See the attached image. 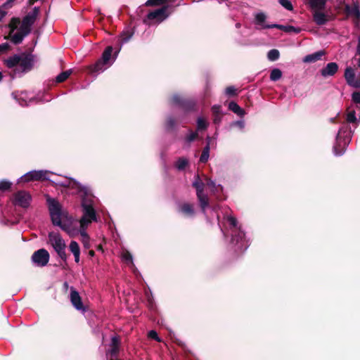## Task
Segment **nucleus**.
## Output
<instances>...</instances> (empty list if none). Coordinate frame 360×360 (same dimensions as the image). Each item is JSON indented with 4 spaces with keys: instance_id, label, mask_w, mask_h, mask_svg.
<instances>
[{
    "instance_id": "nucleus-1",
    "label": "nucleus",
    "mask_w": 360,
    "mask_h": 360,
    "mask_svg": "<svg viewBox=\"0 0 360 360\" xmlns=\"http://www.w3.org/2000/svg\"><path fill=\"white\" fill-rule=\"evenodd\" d=\"M359 120L360 117H357L356 116L354 110L349 109L347 110V123L344 124L339 129L336 136L335 143L333 146V153L335 155L340 156L344 154L354 133V130L348 124H352L354 128H356L359 124Z\"/></svg>"
},
{
    "instance_id": "nucleus-2",
    "label": "nucleus",
    "mask_w": 360,
    "mask_h": 360,
    "mask_svg": "<svg viewBox=\"0 0 360 360\" xmlns=\"http://www.w3.org/2000/svg\"><path fill=\"white\" fill-rule=\"evenodd\" d=\"M229 225L231 238V244L236 252H243L250 245L249 240L246 238L245 234L241 226L238 225L237 219L231 216L227 215L224 217Z\"/></svg>"
},
{
    "instance_id": "nucleus-3",
    "label": "nucleus",
    "mask_w": 360,
    "mask_h": 360,
    "mask_svg": "<svg viewBox=\"0 0 360 360\" xmlns=\"http://www.w3.org/2000/svg\"><path fill=\"white\" fill-rule=\"evenodd\" d=\"M82 198V216L79 219V224L83 226L89 225L93 221H97L96 210L94 209L95 198L93 195L91 189H89L86 193L80 195Z\"/></svg>"
},
{
    "instance_id": "nucleus-4",
    "label": "nucleus",
    "mask_w": 360,
    "mask_h": 360,
    "mask_svg": "<svg viewBox=\"0 0 360 360\" xmlns=\"http://www.w3.org/2000/svg\"><path fill=\"white\" fill-rule=\"evenodd\" d=\"M47 202L53 224L59 226L62 230L66 231L70 237H73L78 234L79 229H73L70 225L62 224V210L59 202L54 198H51L47 199Z\"/></svg>"
},
{
    "instance_id": "nucleus-5",
    "label": "nucleus",
    "mask_w": 360,
    "mask_h": 360,
    "mask_svg": "<svg viewBox=\"0 0 360 360\" xmlns=\"http://www.w3.org/2000/svg\"><path fill=\"white\" fill-rule=\"evenodd\" d=\"M120 50V48L115 51L113 57H112L113 48L110 46H107L102 53L101 58L94 65L88 68L89 73L92 75L97 76L111 66L117 58Z\"/></svg>"
},
{
    "instance_id": "nucleus-6",
    "label": "nucleus",
    "mask_w": 360,
    "mask_h": 360,
    "mask_svg": "<svg viewBox=\"0 0 360 360\" xmlns=\"http://www.w3.org/2000/svg\"><path fill=\"white\" fill-rule=\"evenodd\" d=\"M49 241L58 256L63 262H66L68 259V255L65 252L66 244L61 236L54 231L49 232Z\"/></svg>"
},
{
    "instance_id": "nucleus-7",
    "label": "nucleus",
    "mask_w": 360,
    "mask_h": 360,
    "mask_svg": "<svg viewBox=\"0 0 360 360\" xmlns=\"http://www.w3.org/2000/svg\"><path fill=\"white\" fill-rule=\"evenodd\" d=\"M192 186L196 190V195L204 214H206V208L209 207V198L207 195L203 193L205 184L200 179L198 174L195 176V179L192 184Z\"/></svg>"
},
{
    "instance_id": "nucleus-8",
    "label": "nucleus",
    "mask_w": 360,
    "mask_h": 360,
    "mask_svg": "<svg viewBox=\"0 0 360 360\" xmlns=\"http://www.w3.org/2000/svg\"><path fill=\"white\" fill-rule=\"evenodd\" d=\"M20 23V20L18 18H13L9 23V27L11 30L9 37H11V41L15 44H20L24 38L30 34L26 33V31L22 30L20 27L18 31L15 32V30H17Z\"/></svg>"
},
{
    "instance_id": "nucleus-9",
    "label": "nucleus",
    "mask_w": 360,
    "mask_h": 360,
    "mask_svg": "<svg viewBox=\"0 0 360 360\" xmlns=\"http://www.w3.org/2000/svg\"><path fill=\"white\" fill-rule=\"evenodd\" d=\"M169 6L168 5L163 6L162 7L158 8L153 11L148 13L146 18L143 20V22L146 24H150L153 20L157 22H161L168 18L169 13H167Z\"/></svg>"
},
{
    "instance_id": "nucleus-10",
    "label": "nucleus",
    "mask_w": 360,
    "mask_h": 360,
    "mask_svg": "<svg viewBox=\"0 0 360 360\" xmlns=\"http://www.w3.org/2000/svg\"><path fill=\"white\" fill-rule=\"evenodd\" d=\"M55 183L56 185L75 190V192L78 193L79 196L83 193H86L87 191L90 189L89 187L82 186L75 179L72 178H65L63 181H58Z\"/></svg>"
},
{
    "instance_id": "nucleus-11",
    "label": "nucleus",
    "mask_w": 360,
    "mask_h": 360,
    "mask_svg": "<svg viewBox=\"0 0 360 360\" xmlns=\"http://www.w3.org/2000/svg\"><path fill=\"white\" fill-rule=\"evenodd\" d=\"M49 172L47 170H33L27 172L18 179V182L38 180H48Z\"/></svg>"
},
{
    "instance_id": "nucleus-12",
    "label": "nucleus",
    "mask_w": 360,
    "mask_h": 360,
    "mask_svg": "<svg viewBox=\"0 0 360 360\" xmlns=\"http://www.w3.org/2000/svg\"><path fill=\"white\" fill-rule=\"evenodd\" d=\"M172 103L173 105L179 106L185 112L193 110L195 105V103L193 100L185 99L179 94L173 95Z\"/></svg>"
},
{
    "instance_id": "nucleus-13",
    "label": "nucleus",
    "mask_w": 360,
    "mask_h": 360,
    "mask_svg": "<svg viewBox=\"0 0 360 360\" xmlns=\"http://www.w3.org/2000/svg\"><path fill=\"white\" fill-rule=\"evenodd\" d=\"M39 13V9L37 7H34L32 11L29 12L22 19L20 27L22 28L26 33H30L31 27L34 25L36 21L37 15Z\"/></svg>"
},
{
    "instance_id": "nucleus-14",
    "label": "nucleus",
    "mask_w": 360,
    "mask_h": 360,
    "mask_svg": "<svg viewBox=\"0 0 360 360\" xmlns=\"http://www.w3.org/2000/svg\"><path fill=\"white\" fill-rule=\"evenodd\" d=\"M49 258V252L44 248L35 251L32 256V262L38 266H45L48 264Z\"/></svg>"
},
{
    "instance_id": "nucleus-15",
    "label": "nucleus",
    "mask_w": 360,
    "mask_h": 360,
    "mask_svg": "<svg viewBox=\"0 0 360 360\" xmlns=\"http://www.w3.org/2000/svg\"><path fill=\"white\" fill-rule=\"evenodd\" d=\"M12 97L21 105L27 106L34 101V96L27 91H15Z\"/></svg>"
},
{
    "instance_id": "nucleus-16",
    "label": "nucleus",
    "mask_w": 360,
    "mask_h": 360,
    "mask_svg": "<svg viewBox=\"0 0 360 360\" xmlns=\"http://www.w3.org/2000/svg\"><path fill=\"white\" fill-rule=\"evenodd\" d=\"M33 65V58L31 55L24 56L21 55L20 60L19 61V65L18 67L17 72L15 73V75L20 73H24L28 72L31 70Z\"/></svg>"
},
{
    "instance_id": "nucleus-17",
    "label": "nucleus",
    "mask_w": 360,
    "mask_h": 360,
    "mask_svg": "<svg viewBox=\"0 0 360 360\" xmlns=\"http://www.w3.org/2000/svg\"><path fill=\"white\" fill-rule=\"evenodd\" d=\"M254 23L256 25V28L258 30L267 29V28H275L274 25L276 24H267L266 20L267 18L266 15L263 12H258L254 15Z\"/></svg>"
},
{
    "instance_id": "nucleus-18",
    "label": "nucleus",
    "mask_w": 360,
    "mask_h": 360,
    "mask_svg": "<svg viewBox=\"0 0 360 360\" xmlns=\"http://www.w3.org/2000/svg\"><path fill=\"white\" fill-rule=\"evenodd\" d=\"M30 195L25 191H18L14 197L15 204L25 208L30 205Z\"/></svg>"
},
{
    "instance_id": "nucleus-19",
    "label": "nucleus",
    "mask_w": 360,
    "mask_h": 360,
    "mask_svg": "<svg viewBox=\"0 0 360 360\" xmlns=\"http://www.w3.org/2000/svg\"><path fill=\"white\" fill-rule=\"evenodd\" d=\"M178 212L185 217L192 218L195 215L194 205L188 202L181 203L178 205Z\"/></svg>"
},
{
    "instance_id": "nucleus-20",
    "label": "nucleus",
    "mask_w": 360,
    "mask_h": 360,
    "mask_svg": "<svg viewBox=\"0 0 360 360\" xmlns=\"http://www.w3.org/2000/svg\"><path fill=\"white\" fill-rule=\"evenodd\" d=\"M70 301L74 307L79 311H84L83 303L79 292L74 288L70 290Z\"/></svg>"
},
{
    "instance_id": "nucleus-21",
    "label": "nucleus",
    "mask_w": 360,
    "mask_h": 360,
    "mask_svg": "<svg viewBox=\"0 0 360 360\" xmlns=\"http://www.w3.org/2000/svg\"><path fill=\"white\" fill-rule=\"evenodd\" d=\"M345 80L347 81V83L349 86H351L352 87H355V88L358 87V84H356V75H355L354 70H353L352 68L347 67L345 69Z\"/></svg>"
},
{
    "instance_id": "nucleus-22",
    "label": "nucleus",
    "mask_w": 360,
    "mask_h": 360,
    "mask_svg": "<svg viewBox=\"0 0 360 360\" xmlns=\"http://www.w3.org/2000/svg\"><path fill=\"white\" fill-rule=\"evenodd\" d=\"M338 70V65L335 62L329 63L321 69V74L323 77L333 76Z\"/></svg>"
},
{
    "instance_id": "nucleus-23",
    "label": "nucleus",
    "mask_w": 360,
    "mask_h": 360,
    "mask_svg": "<svg viewBox=\"0 0 360 360\" xmlns=\"http://www.w3.org/2000/svg\"><path fill=\"white\" fill-rule=\"evenodd\" d=\"M345 11L348 15L354 17L356 20L360 19V9L357 3H354L352 6L345 5Z\"/></svg>"
},
{
    "instance_id": "nucleus-24",
    "label": "nucleus",
    "mask_w": 360,
    "mask_h": 360,
    "mask_svg": "<svg viewBox=\"0 0 360 360\" xmlns=\"http://www.w3.org/2000/svg\"><path fill=\"white\" fill-rule=\"evenodd\" d=\"M69 250L74 255L75 262L79 263L80 260V248L78 243L72 240L69 245Z\"/></svg>"
},
{
    "instance_id": "nucleus-25",
    "label": "nucleus",
    "mask_w": 360,
    "mask_h": 360,
    "mask_svg": "<svg viewBox=\"0 0 360 360\" xmlns=\"http://www.w3.org/2000/svg\"><path fill=\"white\" fill-rule=\"evenodd\" d=\"M324 54H325L324 51H316L313 53L307 55L303 58V62L307 63L316 62V61L319 60Z\"/></svg>"
},
{
    "instance_id": "nucleus-26",
    "label": "nucleus",
    "mask_w": 360,
    "mask_h": 360,
    "mask_svg": "<svg viewBox=\"0 0 360 360\" xmlns=\"http://www.w3.org/2000/svg\"><path fill=\"white\" fill-rule=\"evenodd\" d=\"M20 55H14L5 60V63L8 68H15V72H17L19 61L20 60Z\"/></svg>"
},
{
    "instance_id": "nucleus-27",
    "label": "nucleus",
    "mask_w": 360,
    "mask_h": 360,
    "mask_svg": "<svg viewBox=\"0 0 360 360\" xmlns=\"http://www.w3.org/2000/svg\"><path fill=\"white\" fill-rule=\"evenodd\" d=\"M316 11L313 14V18L314 22L318 25H325L327 22V17L326 15L322 12H320V11L315 10Z\"/></svg>"
},
{
    "instance_id": "nucleus-28",
    "label": "nucleus",
    "mask_w": 360,
    "mask_h": 360,
    "mask_svg": "<svg viewBox=\"0 0 360 360\" xmlns=\"http://www.w3.org/2000/svg\"><path fill=\"white\" fill-rule=\"evenodd\" d=\"M328 0H309L310 7L314 10L322 11L325 8Z\"/></svg>"
},
{
    "instance_id": "nucleus-29",
    "label": "nucleus",
    "mask_w": 360,
    "mask_h": 360,
    "mask_svg": "<svg viewBox=\"0 0 360 360\" xmlns=\"http://www.w3.org/2000/svg\"><path fill=\"white\" fill-rule=\"evenodd\" d=\"M274 27H275V28L283 30V32L287 33L294 32L297 34L300 33L301 31V29L300 27H296L292 25H283L276 24V25H274Z\"/></svg>"
},
{
    "instance_id": "nucleus-30",
    "label": "nucleus",
    "mask_w": 360,
    "mask_h": 360,
    "mask_svg": "<svg viewBox=\"0 0 360 360\" xmlns=\"http://www.w3.org/2000/svg\"><path fill=\"white\" fill-rule=\"evenodd\" d=\"M229 109L241 117L245 115V111L234 101L229 103Z\"/></svg>"
},
{
    "instance_id": "nucleus-31",
    "label": "nucleus",
    "mask_w": 360,
    "mask_h": 360,
    "mask_svg": "<svg viewBox=\"0 0 360 360\" xmlns=\"http://www.w3.org/2000/svg\"><path fill=\"white\" fill-rule=\"evenodd\" d=\"M198 136V134L197 131H193L189 130L188 134L184 137V145L186 147L188 148L191 143L194 141Z\"/></svg>"
},
{
    "instance_id": "nucleus-32",
    "label": "nucleus",
    "mask_w": 360,
    "mask_h": 360,
    "mask_svg": "<svg viewBox=\"0 0 360 360\" xmlns=\"http://www.w3.org/2000/svg\"><path fill=\"white\" fill-rule=\"evenodd\" d=\"M188 160L186 158L181 157L176 160L174 163V167L179 171H183L188 165Z\"/></svg>"
},
{
    "instance_id": "nucleus-33",
    "label": "nucleus",
    "mask_w": 360,
    "mask_h": 360,
    "mask_svg": "<svg viewBox=\"0 0 360 360\" xmlns=\"http://www.w3.org/2000/svg\"><path fill=\"white\" fill-rule=\"evenodd\" d=\"M206 184L211 188L212 191L214 193L218 192L219 190L222 191L223 189L221 185H217L215 181L209 178L206 179Z\"/></svg>"
},
{
    "instance_id": "nucleus-34",
    "label": "nucleus",
    "mask_w": 360,
    "mask_h": 360,
    "mask_svg": "<svg viewBox=\"0 0 360 360\" xmlns=\"http://www.w3.org/2000/svg\"><path fill=\"white\" fill-rule=\"evenodd\" d=\"M210 147L209 146H205L202 150V154L200 157V162L202 163H205L210 157Z\"/></svg>"
},
{
    "instance_id": "nucleus-35",
    "label": "nucleus",
    "mask_w": 360,
    "mask_h": 360,
    "mask_svg": "<svg viewBox=\"0 0 360 360\" xmlns=\"http://www.w3.org/2000/svg\"><path fill=\"white\" fill-rule=\"evenodd\" d=\"M209 126V123L202 117L197 119V131L205 130Z\"/></svg>"
},
{
    "instance_id": "nucleus-36",
    "label": "nucleus",
    "mask_w": 360,
    "mask_h": 360,
    "mask_svg": "<svg viewBox=\"0 0 360 360\" xmlns=\"http://www.w3.org/2000/svg\"><path fill=\"white\" fill-rule=\"evenodd\" d=\"M282 77V72L278 68H274L271 71L270 79L276 82L280 79Z\"/></svg>"
},
{
    "instance_id": "nucleus-37",
    "label": "nucleus",
    "mask_w": 360,
    "mask_h": 360,
    "mask_svg": "<svg viewBox=\"0 0 360 360\" xmlns=\"http://www.w3.org/2000/svg\"><path fill=\"white\" fill-rule=\"evenodd\" d=\"M122 259L127 264L134 266L133 257L129 252L124 251L122 253Z\"/></svg>"
},
{
    "instance_id": "nucleus-38",
    "label": "nucleus",
    "mask_w": 360,
    "mask_h": 360,
    "mask_svg": "<svg viewBox=\"0 0 360 360\" xmlns=\"http://www.w3.org/2000/svg\"><path fill=\"white\" fill-rule=\"evenodd\" d=\"M118 351V339L116 337L112 338L111 341V349L109 350V353L113 356L117 354Z\"/></svg>"
},
{
    "instance_id": "nucleus-39",
    "label": "nucleus",
    "mask_w": 360,
    "mask_h": 360,
    "mask_svg": "<svg viewBox=\"0 0 360 360\" xmlns=\"http://www.w3.org/2000/svg\"><path fill=\"white\" fill-rule=\"evenodd\" d=\"M72 73V70H66V71H64L63 72H61L60 74H59L56 77V81L57 82H64L65 80H66L69 76L71 75Z\"/></svg>"
},
{
    "instance_id": "nucleus-40",
    "label": "nucleus",
    "mask_w": 360,
    "mask_h": 360,
    "mask_svg": "<svg viewBox=\"0 0 360 360\" xmlns=\"http://www.w3.org/2000/svg\"><path fill=\"white\" fill-rule=\"evenodd\" d=\"M176 127V120L174 117L172 116H169L167 117L166 123H165V128L166 130L170 131L173 130Z\"/></svg>"
},
{
    "instance_id": "nucleus-41",
    "label": "nucleus",
    "mask_w": 360,
    "mask_h": 360,
    "mask_svg": "<svg viewBox=\"0 0 360 360\" xmlns=\"http://www.w3.org/2000/svg\"><path fill=\"white\" fill-rule=\"evenodd\" d=\"M132 35H133V34L131 32H130L129 31L123 32L120 36L121 46L123 45L124 44L127 43V41H129L130 40V39L131 38Z\"/></svg>"
},
{
    "instance_id": "nucleus-42",
    "label": "nucleus",
    "mask_w": 360,
    "mask_h": 360,
    "mask_svg": "<svg viewBox=\"0 0 360 360\" xmlns=\"http://www.w3.org/2000/svg\"><path fill=\"white\" fill-rule=\"evenodd\" d=\"M169 0H148L145 5L146 6H162L167 2Z\"/></svg>"
},
{
    "instance_id": "nucleus-43",
    "label": "nucleus",
    "mask_w": 360,
    "mask_h": 360,
    "mask_svg": "<svg viewBox=\"0 0 360 360\" xmlns=\"http://www.w3.org/2000/svg\"><path fill=\"white\" fill-rule=\"evenodd\" d=\"M280 56L279 51L277 49H271L268 52L267 57L271 61H275L278 59Z\"/></svg>"
},
{
    "instance_id": "nucleus-44",
    "label": "nucleus",
    "mask_w": 360,
    "mask_h": 360,
    "mask_svg": "<svg viewBox=\"0 0 360 360\" xmlns=\"http://www.w3.org/2000/svg\"><path fill=\"white\" fill-rule=\"evenodd\" d=\"M238 127L239 129L243 130L245 127V122L243 120L234 121L230 123L229 128Z\"/></svg>"
},
{
    "instance_id": "nucleus-45",
    "label": "nucleus",
    "mask_w": 360,
    "mask_h": 360,
    "mask_svg": "<svg viewBox=\"0 0 360 360\" xmlns=\"http://www.w3.org/2000/svg\"><path fill=\"white\" fill-rule=\"evenodd\" d=\"M279 4L288 11H292L293 6L289 0H278Z\"/></svg>"
},
{
    "instance_id": "nucleus-46",
    "label": "nucleus",
    "mask_w": 360,
    "mask_h": 360,
    "mask_svg": "<svg viewBox=\"0 0 360 360\" xmlns=\"http://www.w3.org/2000/svg\"><path fill=\"white\" fill-rule=\"evenodd\" d=\"M11 186V183L7 180H1L0 181V191H7L10 189Z\"/></svg>"
},
{
    "instance_id": "nucleus-47",
    "label": "nucleus",
    "mask_w": 360,
    "mask_h": 360,
    "mask_svg": "<svg viewBox=\"0 0 360 360\" xmlns=\"http://www.w3.org/2000/svg\"><path fill=\"white\" fill-rule=\"evenodd\" d=\"M79 225H80V227L79 229V233H80L82 238H88L89 236H88L86 230L87 227L89 226V225L83 226V224H79Z\"/></svg>"
},
{
    "instance_id": "nucleus-48",
    "label": "nucleus",
    "mask_w": 360,
    "mask_h": 360,
    "mask_svg": "<svg viewBox=\"0 0 360 360\" xmlns=\"http://www.w3.org/2000/svg\"><path fill=\"white\" fill-rule=\"evenodd\" d=\"M148 338L151 339H154L158 342H161V339L159 338L157 332L155 330H150L148 334Z\"/></svg>"
},
{
    "instance_id": "nucleus-49",
    "label": "nucleus",
    "mask_w": 360,
    "mask_h": 360,
    "mask_svg": "<svg viewBox=\"0 0 360 360\" xmlns=\"http://www.w3.org/2000/svg\"><path fill=\"white\" fill-rule=\"evenodd\" d=\"M236 89L234 86H228L226 89H225V93L226 95L229 96H234L236 95Z\"/></svg>"
},
{
    "instance_id": "nucleus-50",
    "label": "nucleus",
    "mask_w": 360,
    "mask_h": 360,
    "mask_svg": "<svg viewBox=\"0 0 360 360\" xmlns=\"http://www.w3.org/2000/svg\"><path fill=\"white\" fill-rule=\"evenodd\" d=\"M9 48L10 45L8 42L0 44V54L7 52Z\"/></svg>"
},
{
    "instance_id": "nucleus-51",
    "label": "nucleus",
    "mask_w": 360,
    "mask_h": 360,
    "mask_svg": "<svg viewBox=\"0 0 360 360\" xmlns=\"http://www.w3.org/2000/svg\"><path fill=\"white\" fill-rule=\"evenodd\" d=\"M356 56H360V36L358 37V39H357ZM356 60H357L358 66L360 68V58H357Z\"/></svg>"
},
{
    "instance_id": "nucleus-52",
    "label": "nucleus",
    "mask_w": 360,
    "mask_h": 360,
    "mask_svg": "<svg viewBox=\"0 0 360 360\" xmlns=\"http://www.w3.org/2000/svg\"><path fill=\"white\" fill-rule=\"evenodd\" d=\"M352 101L356 104L360 105V92H354L352 95Z\"/></svg>"
},
{
    "instance_id": "nucleus-53",
    "label": "nucleus",
    "mask_w": 360,
    "mask_h": 360,
    "mask_svg": "<svg viewBox=\"0 0 360 360\" xmlns=\"http://www.w3.org/2000/svg\"><path fill=\"white\" fill-rule=\"evenodd\" d=\"M212 111L214 115L221 114V106L219 105H214L212 107Z\"/></svg>"
},
{
    "instance_id": "nucleus-54",
    "label": "nucleus",
    "mask_w": 360,
    "mask_h": 360,
    "mask_svg": "<svg viewBox=\"0 0 360 360\" xmlns=\"http://www.w3.org/2000/svg\"><path fill=\"white\" fill-rule=\"evenodd\" d=\"M145 294L147 297L148 302L150 307H153V301L152 295L148 291H146Z\"/></svg>"
},
{
    "instance_id": "nucleus-55",
    "label": "nucleus",
    "mask_w": 360,
    "mask_h": 360,
    "mask_svg": "<svg viewBox=\"0 0 360 360\" xmlns=\"http://www.w3.org/2000/svg\"><path fill=\"white\" fill-rule=\"evenodd\" d=\"M82 242L83 243L84 247L86 249H89L90 248L89 237L86 238H82Z\"/></svg>"
},
{
    "instance_id": "nucleus-56",
    "label": "nucleus",
    "mask_w": 360,
    "mask_h": 360,
    "mask_svg": "<svg viewBox=\"0 0 360 360\" xmlns=\"http://www.w3.org/2000/svg\"><path fill=\"white\" fill-rule=\"evenodd\" d=\"M15 0H7L2 6L4 8H10Z\"/></svg>"
},
{
    "instance_id": "nucleus-57",
    "label": "nucleus",
    "mask_w": 360,
    "mask_h": 360,
    "mask_svg": "<svg viewBox=\"0 0 360 360\" xmlns=\"http://www.w3.org/2000/svg\"><path fill=\"white\" fill-rule=\"evenodd\" d=\"M15 0H7L2 6L4 8H10Z\"/></svg>"
},
{
    "instance_id": "nucleus-58",
    "label": "nucleus",
    "mask_w": 360,
    "mask_h": 360,
    "mask_svg": "<svg viewBox=\"0 0 360 360\" xmlns=\"http://www.w3.org/2000/svg\"><path fill=\"white\" fill-rule=\"evenodd\" d=\"M221 116L220 115H214V119H213V122L214 124H219L220 122H221Z\"/></svg>"
},
{
    "instance_id": "nucleus-59",
    "label": "nucleus",
    "mask_w": 360,
    "mask_h": 360,
    "mask_svg": "<svg viewBox=\"0 0 360 360\" xmlns=\"http://www.w3.org/2000/svg\"><path fill=\"white\" fill-rule=\"evenodd\" d=\"M6 13L3 7L0 6V21L6 16Z\"/></svg>"
},
{
    "instance_id": "nucleus-60",
    "label": "nucleus",
    "mask_w": 360,
    "mask_h": 360,
    "mask_svg": "<svg viewBox=\"0 0 360 360\" xmlns=\"http://www.w3.org/2000/svg\"><path fill=\"white\" fill-rule=\"evenodd\" d=\"M211 139H211V137H210V136H207L206 137V141H207V144H206V146H209L210 147Z\"/></svg>"
},
{
    "instance_id": "nucleus-61",
    "label": "nucleus",
    "mask_w": 360,
    "mask_h": 360,
    "mask_svg": "<svg viewBox=\"0 0 360 360\" xmlns=\"http://www.w3.org/2000/svg\"><path fill=\"white\" fill-rule=\"evenodd\" d=\"M356 84H358L357 88H360V72L358 77L356 78Z\"/></svg>"
},
{
    "instance_id": "nucleus-62",
    "label": "nucleus",
    "mask_w": 360,
    "mask_h": 360,
    "mask_svg": "<svg viewBox=\"0 0 360 360\" xmlns=\"http://www.w3.org/2000/svg\"><path fill=\"white\" fill-rule=\"evenodd\" d=\"M240 26H241V25H240V23H239V22H238V23H236V27L237 28L240 27Z\"/></svg>"
},
{
    "instance_id": "nucleus-63",
    "label": "nucleus",
    "mask_w": 360,
    "mask_h": 360,
    "mask_svg": "<svg viewBox=\"0 0 360 360\" xmlns=\"http://www.w3.org/2000/svg\"><path fill=\"white\" fill-rule=\"evenodd\" d=\"M1 78H2V74H1V72H0V80L1 79Z\"/></svg>"
}]
</instances>
